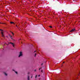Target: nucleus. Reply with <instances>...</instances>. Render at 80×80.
Masks as SVG:
<instances>
[{
  "instance_id": "nucleus-20",
  "label": "nucleus",
  "mask_w": 80,
  "mask_h": 80,
  "mask_svg": "<svg viewBox=\"0 0 80 80\" xmlns=\"http://www.w3.org/2000/svg\"><path fill=\"white\" fill-rule=\"evenodd\" d=\"M63 63H64V62H63Z\"/></svg>"
},
{
  "instance_id": "nucleus-12",
  "label": "nucleus",
  "mask_w": 80,
  "mask_h": 80,
  "mask_svg": "<svg viewBox=\"0 0 80 80\" xmlns=\"http://www.w3.org/2000/svg\"><path fill=\"white\" fill-rule=\"evenodd\" d=\"M15 72L16 73V74H17V72Z\"/></svg>"
},
{
  "instance_id": "nucleus-8",
  "label": "nucleus",
  "mask_w": 80,
  "mask_h": 80,
  "mask_svg": "<svg viewBox=\"0 0 80 80\" xmlns=\"http://www.w3.org/2000/svg\"><path fill=\"white\" fill-rule=\"evenodd\" d=\"M11 33L13 35H14V34L13 33V32H12Z\"/></svg>"
},
{
  "instance_id": "nucleus-21",
  "label": "nucleus",
  "mask_w": 80,
  "mask_h": 80,
  "mask_svg": "<svg viewBox=\"0 0 80 80\" xmlns=\"http://www.w3.org/2000/svg\"><path fill=\"white\" fill-rule=\"evenodd\" d=\"M74 0V1H74L75 0Z\"/></svg>"
},
{
  "instance_id": "nucleus-2",
  "label": "nucleus",
  "mask_w": 80,
  "mask_h": 80,
  "mask_svg": "<svg viewBox=\"0 0 80 80\" xmlns=\"http://www.w3.org/2000/svg\"><path fill=\"white\" fill-rule=\"evenodd\" d=\"M1 35L2 37H4V34L3 33V31L1 32Z\"/></svg>"
},
{
  "instance_id": "nucleus-22",
  "label": "nucleus",
  "mask_w": 80,
  "mask_h": 80,
  "mask_svg": "<svg viewBox=\"0 0 80 80\" xmlns=\"http://www.w3.org/2000/svg\"><path fill=\"white\" fill-rule=\"evenodd\" d=\"M40 69V68L39 69V70Z\"/></svg>"
},
{
  "instance_id": "nucleus-7",
  "label": "nucleus",
  "mask_w": 80,
  "mask_h": 80,
  "mask_svg": "<svg viewBox=\"0 0 80 80\" xmlns=\"http://www.w3.org/2000/svg\"><path fill=\"white\" fill-rule=\"evenodd\" d=\"M0 31H1V32H3V30L1 29H0Z\"/></svg>"
},
{
  "instance_id": "nucleus-3",
  "label": "nucleus",
  "mask_w": 80,
  "mask_h": 80,
  "mask_svg": "<svg viewBox=\"0 0 80 80\" xmlns=\"http://www.w3.org/2000/svg\"><path fill=\"white\" fill-rule=\"evenodd\" d=\"M75 31V28L72 29L71 31H70L71 32H74Z\"/></svg>"
},
{
  "instance_id": "nucleus-17",
  "label": "nucleus",
  "mask_w": 80,
  "mask_h": 80,
  "mask_svg": "<svg viewBox=\"0 0 80 80\" xmlns=\"http://www.w3.org/2000/svg\"><path fill=\"white\" fill-rule=\"evenodd\" d=\"M36 77H37V76H36Z\"/></svg>"
},
{
  "instance_id": "nucleus-14",
  "label": "nucleus",
  "mask_w": 80,
  "mask_h": 80,
  "mask_svg": "<svg viewBox=\"0 0 80 80\" xmlns=\"http://www.w3.org/2000/svg\"><path fill=\"white\" fill-rule=\"evenodd\" d=\"M6 37H8V36H6Z\"/></svg>"
},
{
  "instance_id": "nucleus-15",
  "label": "nucleus",
  "mask_w": 80,
  "mask_h": 80,
  "mask_svg": "<svg viewBox=\"0 0 80 80\" xmlns=\"http://www.w3.org/2000/svg\"><path fill=\"white\" fill-rule=\"evenodd\" d=\"M36 52V51H34V52Z\"/></svg>"
},
{
  "instance_id": "nucleus-16",
  "label": "nucleus",
  "mask_w": 80,
  "mask_h": 80,
  "mask_svg": "<svg viewBox=\"0 0 80 80\" xmlns=\"http://www.w3.org/2000/svg\"><path fill=\"white\" fill-rule=\"evenodd\" d=\"M39 77H40V75H39Z\"/></svg>"
},
{
  "instance_id": "nucleus-4",
  "label": "nucleus",
  "mask_w": 80,
  "mask_h": 80,
  "mask_svg": "<svg viewBox=\"0 0 80 80\" xmlns=\"http://www.w3.org/2000/svg\"><path fill=\"white\" fill-rule=\"evenodd\" d=\"M11 43V44H12L13 47H14L15 46V45H14V44H13V43Z\"/></svg>"
},
{
  "instance_id": "nucleus-13",
  "label": "nucleus",
  "mask_w": 80,
  "mask_h": 80,
  "mask_svg": "<svg viewBox=\"0 0 80 80\" xmlns=\"http://www.w3.org/2000/svg\"><path fill=\"white\" fill-rule=\"evenodd\" d=\"M36 55H37V54H35V57L36 56Z\"/></svg>"
},
{
  "instance_id": "nucleus-19",
  "label": "nucleus",
  "mask_w": 80,
  "mask_h": 80,
  "mask_svg": "<svg viewBox=\"0 0 80 80\" xmlns=\"http://www.w3.org/2000/svg\"><path fill=\"white\" fill-rule=\"evenodd\" d=\"M16 27H17V26H16Z\"/></svg>"
},
{
  "instance_id": "nucleus-10",
  "label": "nucleus",
  "mask_w": 80,
  "mask_h": 80,
  "mask_svg": "<svg viewBox=\"0 0 80 80\" xmlns=\"http://www.w3.org/2000/svg\"><path fill=\"white\" fill-rule=\"evenodd\" d=\"M49 27H50V28H52V26H49Z\"/></svg>"
},
{
  "instance_id": "nucleus-18",
  "label": "nucleus",
  "mask_w": 80,
  "mask_h": 80,
  "mask_svg": "<svg viewBox=\"0 0 80 80\" xmlns=\"http://www.w3.org/2000/svg\"><path fill=\"white\" fill-rule=\"evenodd\" d=\"M35 71H36V70H35Z\"/></svg>"
},
{
  "instance_id": "nucleus-6",
  "label": "nucleus",
  "mask_w": 80,
  "mask_h": 80,
  "mask_svg": "<svg viewBox=\"0 0 80 80\" xmlns=\"http://www.w3.org/2000/svg\"><path fill=\"white\" fill-rule=\"evenodd\" d=\"M14 22H10V23H11V24H12V23H14Z\"/></svg>"
},
{
  "instance_id": "nucleus-9",
  "label": "nucleus",
  "mask_w": 80,
  "mask_h": 80,
  "mask_svg": "<svg viewBox=\"0 0 80 80\" xmlns=\"http://www.w3.org/2000/svg\"><path fill=\"white\" fill-rule=\"evenodd\" d=\"M9 36L10 37H12V36H11V35H10V34H9Z\"/></svg>"
},
{
  "instance_id": "nucleus-11",
  "label": "nucleus",
  "mask_w": 80,
  "mask_h": 80,
  "mask_svg": "<svg viewBox=\"0 0 80 80\" xmlns=\"http://www.w3.org/2000/svg\"><path fill=\"white\" fill-rule=\"evenodd\" d=\"M28 80H30V79H29V77H28Z\"/></svg>"
},
{
  "instance_id": "nucleus-1",
  "label": "nucleus",
  "mask_w": 80,
  "mask_h": 80,
  "mask_svg": "<svg viewBox=\"0 0 80 80\" xmlns=\"http://www.w3.org/2000/svg\"><path fill=\"white\" fill-rule=\"evenodd\" d=\"M23 56V52L22 51H20L19 52V55L18 56V57H22Z\"/></svg>"
},
{
  "instance_id": "nucleus-5",
  "label": "nucleus",
  "mask_w": 80,
  "mask_h": 80,
  "mask_svg": "<svg viewBox=\"0 0 80 80\" xmlns=\"http://www.w3.org/2000/svg\"><path fill=\"white\" fill-rule=\"evenodd\" d=\"M4 74L5 75H6V76H7V73L5 72L4 73Z\"/></svg>"
}]
</instances>
